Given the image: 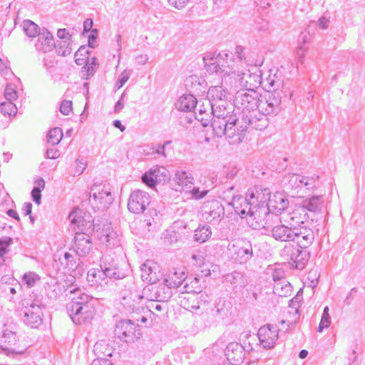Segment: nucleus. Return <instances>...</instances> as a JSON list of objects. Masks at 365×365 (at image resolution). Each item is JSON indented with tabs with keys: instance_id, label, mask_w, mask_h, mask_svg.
<instances>
[{
	"instance_id": "f3484780",
	"label": "nucleus",
	"mask_w": 365,
	"mask_h": 365,
	"mask_svg": "<svg viewBox=\"0 0 365 365\" xmlns=\"http://www.w3.org/2000/svg\"><path fill=\"white\" fill-rule=\"evenodd\" d=\"M24 323L31 328H38L43 323V312L38 306H25L21 310Z\"/></svg>"
},
{
	"instance_id": "774afa93",
	"label": "nucleus",
	"mask_w": 365,
	"mask_h": 365,
	"mask_svg": "<svg viewBox=\"0 0 365 365\" xmlns=\"http://www.w3.org/2000/svg\"><path fill=\"white\" fill-rule=\"evenodd\" d=\"M131 73V70L125 69L120 74L117 81L118 88H121L128 81Z\"/></svg>"
},
{
	"instance_id": "2eb2a0df",
	"label": "nucleus",
	"mask_w": 365,
	"mask_h": 365,
	"mask_svg": "<svg viewBox=\"0 0 365 365\" xmlns=\"http://www.w3.org/2000/svg\"><path fill=\"white\" fill-rule=\"evenodd\" d=\"M289 204V202L283 192H276L272 196L270 195L268 202L269 213L272 215L270 217V222L277 221L279 219V215L288 208Z\"/></svg>"
},
{
	"instance_id": "a18cd8bd",
	"label": "nucleus",
	"mask_w": 365,
	"mask_h": 365,
	"mask_svg": "<svg viewBox=\"0 0 365 365\" xmlns=\"http://www.w3.org/2000/svg\"><path fill=\"white\" fill-rule=\"evenodd\" d=\"M66 291H68L70 294H78L77 297H73L71 300H75V303L78 304H92L91 302V297L86 294V293H83L81 292V289L79 287H74L71 289V287H68L66 289Z\"/></svg>"
},
{
	"instance_id": "1a4fd4ad",
	"label": "nucleus",
	"mask_w": 365,
	"mask_h": 365,
	"mask_svg": "<svg viewBox=\"0 0 365 365\" xmlns=\"http://www.w3.org/2000/svg\"><path fill=\"white\" fill-rule=\"evenodd\" d=\"M141 336L140 326L130 319H121L115 324V336L122 341L131 342Z\"/></svg>"
},
{
	"instance_id": "4468645a",
	"label": "nucleus",
	"mask_w": 365,
	"mask_h": 365,
	"mask_svg": "<svg viewBox=\"0 0 365 365\" xmlns=\"http://www.w3.org/2000/svg\"><path fill=\"white\" fill-rule=\"evenodd\" d=\"M168 179V170L165 167L158 165L150 168L141 177L142 182L150 188Z\"/></svg>"
},
{
	"instance_id": "ddd939ff",
	"label": "nucleus",
	"mask_w": 365,
	"mask_h": 365,
	"mask_svg": "<svg viewBox=\"0 0 365 365\" xmlns=\"http://www.w3.org/2000/svg\"><path fill=\"white\" fill-rule=\"evenodd\" d=\"M150 204V196L140 190H135L130 195L128 202V209L135 214L143 213Z\"/></svg>"
},
{
	"instance_id": "79ce46f5",
	"label": "nucleus",
	"mask_w": 365,
	"mask_h": 365,
	"mask_svg": "<svg viewBox=\"0 0 365 365\" xmlns=\"http://www.w3.org/2000/svg\"><path fill=\"white\" fill-rule=\"evenodd\" d=\"M308 217L305 210L299 207L291 213L290 220L292 221V224L298 226V225H306Z\"/></svg>"
},
{
	"instance_id": "412c9836",
	"label": "nucleus",
	"mask_w": 365,
	"mask_h": 365,
	"mask_svg": "<svg viewBox=\"0 0 365 365\" xmlns=\"http://www.w3.org/2000/svg\"><path fill=\"white\" fill-rule=\"evenodd\" d=\"M93 192V200L99 202L103 209H108L113 203V197L110 189L106 188V185L93 184L91 187Z\"/></svg>"
},
{
	"instance_id": "9d476101",
	"label": "nucleus",
	"mask_w": 365,
	"mask_h": 365,
	"mask_svg": "<svg viewBox=\"0 0 365 365\" xmlns=\"http://www.w3.org/2000/svg\"><path fill=\"white\" fill-rule=\"evenodd\" d=\"M19 341V336L16 334V327L14 324H4L0 331V349L5 351L7 355L18 353L14 346Z\"/></svg>"
},
{
	"instance_id": "a211bd4d",
	"label": "nucleus",
	"mask_w": 365,
	"mask_h": 365,
	"mask_svg": "<svg viewBox=\"0 0 365 365\" xmlns=\"http://www.w3.org/2000/svg\"><path fill=\"white\" fill-rule=\"evenodd\" d=\"M239 119H232L230 126L227 129L224 135L230 144L237 145L242 143L245 138L247 125H239Z\"/></svg>"
},
{
	"instance_id": "0eeeda50",
	"label": "nucleus",
	"mask_w": 365,
	"mask_h": 365,
	"mask_svg": "<svg viewBox=\"0 0 365 365\" xmlns=\"http://www.w3.org/2000/svg\"><path fill=\"white\" fill-rule=\"evenodd\" d=\"M281 257L291 261L292 267L296 269L302 270L307 265L309 258L310 252L306 249H302L293 245H286L280 250Z\"/></svg>"
},
{
	"instance_id": "49530a36",
	"label": "nucleus",
	"mask_w": 365,
	"mask_h": 365,
	"mask_svg": "<svg viewBox=\"0 0 365 365\" xmlns=\"http://www.w3.org/2000/svg\"><path fill=\"white\" fill-rule=\"evenodd\" d=\"M292 292L291 284L287 280H283L274 285V293L280 297L290 295Z\"/></svg>"
},
{
	"instance_id": "09e8293b",
	"label": "nucleus",
	"mask_w": 365,
	"mask_h": 365,
	"mask_svg": "<svg viewBox=\"0 0 365 365\" xmlns=\"http://www.w3.org/2000/svg\"><path fill=\"white\" fill-rule=\"evenodd\" d=\"M22 26L25 34L29 37L38 36L41 32L38 26L31 20H24Z\"/></svg>"
},
{
	"instance_id": "473e14b6",
	"label": "nucleus",
	"mask_w": 365,
	"mask_h": 365,
	"mask_svg": "<svg viewBox=\"0 0 365 365\" xmlns=\"http://www.w3.org/2000/svg\"><path fill=\"white\" fill-rule=\"evenodd\" d=\"M305 176H302L294 173H289L284 178V180H287V189L290 188L292 190L297 191L298 193L299 190L304 187Z\"/></svg>"
},
{
	"instance_id": "f03ea898",
	"label": "nucleus",
	"mask_w": 365,
	"mask_h": 365,
	"mask_svg": "<svg viewBox=\"0 0 365 365\" xmlns=\"http://www.w3.org/2000/svg\"><path fill=\"white\" fill-rule=\"evenodd\" d=\"M233 207L235 212L239 215L241 218H245L247 216L254 221L251 223V227L255 230L267 227V223L264 222L261 219L260 213L257 212L256 206L248 199L247 193L246 196L234 195L232 201L229 203Z\"/></svg>"
},
{
	"instance_id": "393cba45",
	"label": "nucleus",
	"mask_w": 365,
	"mask_h": 365,
	"mask_svg": "<svg viewBox=\"0 0 365 365\" xmlns=\"http://www.w3.org/2000/svg\"><path fill=\"white\" fill-rule=\"evenodd\" d=\"M266 227L265 229H269ZM292 232H293V224L289 225H285L284 224H279L274 226H271V236L277 241L281 242H292Z\"/></svg>"
},
{
	"instance_id": "69168bd1",
	"label": "nucleus",
	"mask_w": 365,
	"mask_h": 365,
	"mask_svg": "<svg viewBox=\"0 0 365 365\" xmlns=\"http://www.w3.org/2000/svg\"><path fill=\"white\" fill-rule=\"evenodd\" d=\"M4 96L7 101H12L17 98L18 95L14 85L9 83L6 85L4 91Z\"/></svg>"
},
{
	"instance_id": "6e6d98bb",
	"label": "nucleus",
	"mask_w": 365,
	"mask_h": 365,
	"mask_svg": "<svg viewBox=\"0 0 365 365\" xmlns=\"http://www.w3.org/2000/svg\"><path fill=\"white\" fill-rule=\"evenodd\" d=\"M187 83H191L192 91L200 94V93H205V87L202 86L205 82L202 80V83L199 81V78L197 76H190L186 80ZM187 84H186L187 86Z\"/></svg>"
},
{
	"instance_id": "c9c22d12",
	"label": "nucleus",
	"mask_w": 365,
	"mask_h": 365,
	"mask_svg": "<svg viewBox=\"0 0 365 365\" xmlns=\"http://www.w3.org/2000/svg\"><path fill=\"white\" fill-rule=\"evenodd\" d=\"M145 217L146 218L143 221V223L145 224L143 226L149 232H153L156 227V220L158 219V212L157 210L153 207L148 208V211L145 214Z\"/></svg>"
},
{
	"instance_id": "864d4df0",
	"label": "nucleus",
	"mask_w": 365,
	"mask_h": 365,
	"mask_svg": "<svg viewBox=\"0 0 365 365\" xmlns=\"http://www.w3.org/2000/svg\"><path fill=\"white\" fill-rule=\"evenodd\" d=\"M55 48L59 56H66L71 53V40H63L56 43Z\"/></svg>"
},
{
	"instance_id": "f8f14e48",
	"label": "nucleus",
	"mask_w": 365,
	"mask_h": 365,
	"mask_svg": "<svg viewBox=\"0 0 365 365\" xmlns=\"http://www.w3.org/2000/svg\"><path fill=\"white\" fill-rule=\"evenodd\" d=\"M292 240L297 244V247L307 249L313 243L314 240V230L306 225L293 224Z\"/></svg>"
},
{
	"instance_id": "2f4dec72",
	"label": "nucleus",
	"mask_w": 365,
	"mask_h": 365,
	"mask_svg": "<svg viewBox=\"0 0 365 365\" xmlns=\"http://www.w3.org/2000/svg\"><path fill=\"white\" fill-rule=\"evenodd\" d=\"M61 265L65 264L63 268L71 272H75L78 269L80 268L81 261L80 258H77L76 255H73L68 252H66L63 255V258H59Z\"/></svg>"
},
{
	"instance_id": "37998d69",
	"label": "nucleus",
	"mask_w": 365,
	"mask_h": 365,
	"mask_svg": "<svg viewBox=\"0 0 365 365\" xmlns=\"http://www.w3.org/2000/svg\"><path fill=\"white\" fill-rule=\"evenodd\" d=\"M228 94L227 88L226 90L221 86H212L207 91V95L212 101H221L227 98Z\"/></svg>"
},
{
	"instance_id": "9b49d317",
	"label": "nucleus",
	"mask_w": 365,
	"mask_h": 365,
	"mask_svg": "<svg viewBox=\"0 0 365 365\" xmlns=\"http://www.w3.org/2000/svg\"><path fill=\"white\" fill-rule=\"evenodd\" d=\"M225 215L223 205L216 200L204 202L202 208V217L207 222L217 225Z\"/></svg>"
},
{
	"instance_id": "de8ad7c7",
	"label": "nucleus",
	"mask_w": 365,
	"mask_h": 365,
	"mask_svg": "<svg viewBox=\"0 0 365 365\" xmlns=\"http://www.w3.org/2000/svg\"><path fill=\"white\" fill-rule=\"evenodd\" d=\"M62 292L61 284L58 282L46 283L45 286V294L51 299H56Z\"/></svg>"
},
{
	"instance_id": "a19ab883",
	"label": "nucleus",
	"mask_w": 365,
	"mask_h": 365,
	"mask_svg": "<svg viewBox=\"0 0 365 365\" xmlns=\"http://www.w3.org/2000/svg\"><path fill=\"white\" fill-rule=\"evenodd\" d=\"M171 289L163 282L162 284L158 286L155 293V300L158 302H168L173 295Z\"/></svg>"
},
{
	"instance_id": "e433bc0d",
	"label": "nucleus",
	"mask_w": 365,
	"mask_h": 365,
	"mask_svg": "<svg viewBox=\"0 0 365 365\" xmlns=\"http://www.w3.org/2000/svg\"><path fill=\"white\" fill-rule=\"evenodd\" d=\"M185 275V273L182 272H178L175 271L171 275L164 278L163 282L171 288H178L186 282L187 278Z\"/></svg>"
},
{
	"instance_id": "bf43d9fd",
	"label": "nucleus",
	"mask_w": 365,
	"mask_h": 365,
	"mask_svg": "<svg viewBox=\"0 0 365 365\" xmlns=\"http://www.w3.org/2000/svg\"><path fill=\"white\" fill-rule=\"evenodd\" d=\"M278 90L268 92L269 98L267 100V106L270 108H277L281 103V98Z\"/></svg>"
},
{
	"instance_id": "b1692460",
	"label": "nucleus",
	"mask_w": 365,
	"mask_h": 365,
	"mask_svg": "<svg viewBox=\"0 0 365 365\" xmlns=\"http://www.w3.org/2000/svg\"><path fill=\"white\" fill-rule=\"evenodd\" d=\"M69 219L72 225L77 226L76 232H84L89 234L94 230L93 220L89 214L81 216L71 212L69 214Z\"/></svg>"
},
{
	"instance_id": "052dcab7",
	"label": "nucleus",
	"mask_w": 365,
	"mask_h": 365,
	"mask_svg": "<svg viewBox=\"0 0 365 365\" xmlns=\"http://www.w3.org/2000/svg\"><path fill=\"white\" fill-rule=\"evenodd\" d=\"M39 279V276L36 273L32 272L25 273L22 277L23 282L29 287H34Z\"/></svg>"
},
{
	"instance_id": "4c0bfd02",
	"label": "nucleus",
	"mask_w": 365,
	"mask_h": 365,
	"mask_svg": "<svg viewBox=\"0 0 365 365\" xmlns=\"http://www.w3.org/2000/svg\"><path fill=\"white\" fill-rule=\"evenodd\" d=\"M98 67L97 58L92 57L91 60H88L82 68L80 76L83 79H88L92 77L96 71Z\"/></svg>"
},
{
	"instance_id": "5fc2aeb1",
	"label": "nucleus",
	"mask_w": 365,
	"mask_h": 365,
	"mask_svg": "<svg viewBox=\"0 0 365 365\" xmlns=\"http://www.w3.org/2000/svg\"><path fill=\"white\" fill-rule=\"evenodd\" d=\"M113 229L111 226V223L103 224L102 227V235L99 237L100 240L102 242L110 244L113 237Z\"/></svg>"
},
{
	"instance_id": "cd10ccee",
	"label": "nucleus",
	"mask_w": 365,
	"mask_h": 365,
	"mask_svg": "<svg viewBox=\"0 0 365 365\" xmlns=\"http://www.w3.org/2000/svg\"><path fill=\"white\" fill-rule=\"evenodd\" d=\"M197 98L192 94H185L179 98L175 103L176 109L180 112H196L194 110L197 105Z\"/></svg>"
},
{
	"instance_id": "c03bdc74",
	"label": "nucleus",
	"mask_w": 365,
	"mask_h": 365,
	"mask_svg": "<svg viewBox=\"0 0 365 365\" xmlns=\"http://www.w3.org/2000/svg\"><path fill=\"white\" fill-rule=\"evenodd\" d=\"M45 187V181L42 178H39L35 181V186L33 187L31 195L33 201L37 205L41 202V191Z\"/></svg>"
},
{
	"instance_id": "8fccbe9b",
	"label": "nucleus",
	"mask_w": 365,
	"mask_h": 365,
	"mask_svg": "<svg viewBox=\"0 0 365 365\" xmlns=\"http://www.w3.org/2000/svg\"><path fill=\"white\" fill-rule=\"evenodd\" d=\"M140 269L143 281L147 282L149 284H154L158 280L155 276V273H153L151 267L148 266L145 263L141 265Z\"/></svg>"
},
{
	"instance_id": "72a5a7b5",
	"label": "nucleus",
	"mask_w": 365,
	"mask_h": 365,
	"mask_svg": "<svg viewBox=\"0 0 365 365\" xmlns=\"http://www.w3.org/2000/svg\"><path fill=\"white\" fill-rule=\"evenodd\" d=\"M322 203L323 197L322 195H313L304 199L300 207L304 209L306 212L307 211L316 212L320 210V205Z\"/></svg>"
},
{
	"instance_id": "6ab92c4d",
	"label": "nucleus",
	"mask_w": 365,
	"mask_h": 365,
	"mask_svg": "<svg viewBox=\"0 0 365 365\" xmlns=\"http://www.w3.org/2000/svg\"><path fill=\"white\" fill-rule=\"evenodd\" d=\"M239 119H232L230 126L227 129L224 135L230 144L237 145L242 143L245 138L247 125H239Z\"/></svg>"
},
{
	"instance_id": "dca6fc26",
	"label": "nucleus",
	"mask_w": 365,
	"mask_h": 365,
	"mask_svg": "<svg viewBox=\"0 0 365 365\" xmlns=\"http://www.w3.org/2000/svg\"><path fill=\"white\" fill-rule=\"evenodd\" d=\"M279 331L276 325L269 324L260 327L257 332L260 345L265 349L274 348L279 337Z\"/></svg>"
},
{
	"instance_id": "a878e982",
	"label": "nucleus",
	"mask_w": 365,
	"mask_h": 365,
	"mask_svg": "<svg viewBox=\"0 0 365 365\" xmlns=\"http://www.w3.org/2000/svg\"><path fill=\"white\" fill-rule=\"evenodd\" d=\"M56 46V43L52 34L46 28L41 29V32L38 36L35 47L37 51L43 53L49 52Z\"/></svg>"
},
{
	"instance_id": "58836bf2",
	"label": "nucleus",
	"mask_w": 365,
	"mask_h": 365,
	"mask_svg": "<svg viewBox=\"0 0 365 365\" xmlns=\"http://www.w3.org/2000/svg\"><path fill=\"white\" fill-rule=\"evenodd\" d=\"M216 318L215 321L222 322L230 314L229 309L226 307L225 301H220L210 312Z\"/></svg>"
},
{
	"instance_id": "603ef678",
	"label": "nucleus",
	"mask_w": 365,
	"mask_h": 365,
	"mask_svg": "<svg viewBox=\"0 0 365 365\" xmlns=\"http://www.w3.org/2000/svg\"><path fill=\"white\" fill-rule=\"evenodd\" d=\"M90 51L87 46H81L75 53V62L78 65H83L89 59Z\"/></svg>"
},
{
	"instance_id": "7ed1b4c3",
	"label": "nucleus",
	"mask_w": 365,
	"mask_h": 365,
	"mask_svg": "<svg viewBox=\"0 0 365 365\" xmlns=\"http://www.w3.org/2000/svg\"><path fill=\"white\" fill-rule=\"evenodd\" d=\"M113 258L104 255L102 257L100 269L92 268L87 274V280L91 286L103 288L113 285L114 282Z\"/></svg>"
},
{
	"instance_id": "338daca9",
	"label": "nucleus",
	"mask_w": 365,
	"mask_h": 365,
	"mask_svg": "<svg viewBox=\"0 0 365 365\" xmlns=\"http://www.w3.org/2000/svg\"><path fill=\"white\" fill-rule=\"evenodd\" d=\"M202 320L205 327H215L220 323L215 321L216 318L210 312L204 314L202 316Z\"/></svg>"
},
{
	"instance_id": "f704fd0d",
	"label": "nucleus",
	"mask_w": 365,
	"mask_h": 365,
	"mask_svg": "<svg viewBox=\"0 0 365 365\" xmlns=\"http://www.w3.org/2000/svg\"><path fill=\"white\" fill-rule=\"evenodd\" d=\"M212 235L210 226L206 224L200 225L195 230L193 239L196 242L204 243L207 241Z\"/></svg>"
},
{
	"instance_id": "bb28decb",
	"label": "nucleus",
	"mask_w": 365,
	"mask_h": 365,
	"mask_svg": "<svg viewBox=\"0 0 365 365\" xmlns=\"http://www.w3.org/2000/svg\"><path fill=\"white\" fill-rule=\"evenodd\" d=\"M173 180L182 190L191 189L195 182L192 173L182 169L175 171Z\"/></svg>"
},
{
	"instance_id": "e2e57ef3",
	"label": "nucleus",
	"mask_w": 365,
	"mask_h": 365,
	"mask_svg": "<svg viewBox=\"0 0 365 365\" xmlns=\"http://www.w3.org/2000/svg\"><path fill=\"white\" fill-rule=\"evenodd\" d=\"M188 190L190 195V197L196 200L204 198L209 192L207 190H200L198 187H192V188Z\"/></svg>"
},
{
	"instance_id": "39448f33",
	"label": "nucleus",
	"mask_w": 365,
	"mask_h": 365,
	"mask_svg": "<svg viewBox=\"0 0 365 365\" xmlns=\"http://www.w3.org/2000/svg\"><path fill=\"white\" fill-rule=\"evenodd\" d=\"M231 54L223 51L219 53L216 56L207 55L203 57L207 71L210 73L223 74L222 79L226 76H230L233 71L234 66Z\"/></svg>"
},
{
	"instance_id": "4d7b16f0",
	"label": "nucleus",
	"mask_w": 365,
	"mask_h": 365,
	"mask_svg": "<svg viewBox=\"0 0 365 365\" xmlns=\"http://www.w3.org/2000/svg\"><path fill=\"white\" fill-rule=\"evenodd\" d=\"M302 301V290L299 289L295 297L289 300V307L294 309V314L293 317H297V319H299L300 314L299 311V304Z\"/></svg>"
},
{
	"instance_id": "13d9d810",
	"label": "nucleus",
	"mask_w": 365,
	"mask_h": 365,
	"mask_svg": "<svg viewBox=\"0 0 365 365\" xmlns=\"http://www.w3.org/2000/svg\"><path fill=\"white\" fill-rule=\"evenodd\" d=\"M17 107L12 101H6L0 103V113L2 114H17Z\"/></svg>"
},
{
	"instance_id": "4be33fe9",
	"label": "nucleus",
	"mask_w": 365,
	"mask_h": 365,
	"mask_svg": "<svg viewBox=\"0 0 365 365\" xmlns=\"http://www.w3.org/2000/svg\"><path fill=\"white\" fill-rule=\"evenodd\" d=\"M92 241L88 233L76 232L73 250L79 257L87 255L92 248Z\"/></svg>"
},
{
	"instance_id": "5701e85b",
	"label": "nucleus",
	"mask_w": 365,
	"mask_h": 365,
	"mask_svg": "<svg viewBox=\"0 0 365 365\" xmlns=\"http://www.w3.org/2000/svg\"><path fill=\"white\" fill-rule=\"evenodd\" d=\"M225 352L227 361L232 365H240L245 359V348L242 346L240 343H230L227 346Z\"/></svg>"
},
{
	"instance_id": "c85d7f7f",
	"label": "nucleus",
	"mask_w": 365,
	"mask_h": 365,
	"mask_svg": "<svg viewBox=\"0 0 365 365\" xmlns=\"http://www.w3.org/2000/svg\"><path fill=\"white\" fill-rule=\"evenodd\" d=\"M267 115H242V123L244 125L250 126L251 128L262 130L266 128L269 123Z\"/></svg>"
},
{
	"instance_id": "6e6552de",
	"label": "nucleus",
	"mask_w": 365,
	"mask_h": 365,
	"mask_svg": "<svg viewBox=\"0 0 365 365\" xmlns=\"http://www.w3.org/2000/svg\"><path fill=\"white\" fill-rule=\"evenodd\" d=\"M234 100L235 107L238 113L249 114L257 108V93L256 91L248 92L245 90H236Z\"/></svg>"
},
{
	"instance_id": "423d86ee",
	"label": "nucleus",
	"mask_w": 365,
	"mask_h": 365,
	"mask_svg": "<svg viewBox=\"0 0 365 365\" xmlns=\"http://www.w3.org/2000/svg\"><path fill=\"white\" fill-rule=\"evenodd\" d=\"M67 312L76 324L90 322L93 318L95 308L93 304H78L71 300L66 304Z\"/></svg>"
},
{
	"instance_id": "c756f323",
	"label": "nucleus",
	"mask_w": 365,
	"mask_h": 365,
	"mask_svg": "<svg viewBox=\"0 0 365 365\" xmlns=\"http://www.w3.org/2000/svg\"><path fill=\"white\" fill-rule=\"evenodd\" d=\"M225 281L230 283L235 292L241 291L247 284L246 277L240 272L234 271L225 276Z\"/></svg>"
},
{
	"instance_id": "7c9ffc66",
	"label": "nucleus",
	"mask_w": 365,
	"mask_h": 365,
	"mask_svg": "<svg viewBox=\"0 0 365 365\" xmlns=\"http://www.w3.org/2000/svg\"><path fill=\"white\" fill-rule=\"evenodd\" d=\"M222 115H212L210 127L212 132L217 136L222 137L226 130L230 126V122L225 118H221Z\"/></svg>"
},
{
	"instance_id": "0e129e2a",
	"label": "nucleus",
	"mask_w": 365,
	"mask_h": 365,
	"mask_svg": "<svg viewBox=\"0 0 365 365\" xmlns=\"http://www.w3.org/2000/svg\"><path fill=\"white\" fill-rule=\"evenodd\" d=\"M205 103H207V106H210L211 108V112L210 114H215V112H217V109L215 108V106L217 107V108H219V112L225 111L227 109V103L223 101H219L218 104L217 102L213 103L211 102L210 100H205Z\"/></svg>"
},
{
	"instance_id": "20e7f679",
	"label": "nucleus",
	"mask_w": 365,
	"mask_h": 365,
	"mask_svg": "<svg viewBox=\"0 0 365 365\" xmlns=\"http://www.w3.org/2000/svg\"><path fill=\"white\" fill-rule=\"evenodd\" d=\"M248 199L256 206L257 212L260 213L261 219L264 220V222L267 223V227H271L270 217L272 216L269 213L268 202L270 198V190L262 186H255L250 188L247 192Z\"/></svg>"
},
{
	"instance_id": "3c124183",
	"label": "nucleus",
	"mask_w": 365,
	"mask_h": 365,
	"mask_svg": "<svg viewBox=\"0 0 365 365\" xmlns=\"http://www.w3.org/2000/svg\"><path fill=\"white\" fill-rule=\"evenodd\" d=\"M48 143L52 145H58L63 138L61 128L58 127L51 129L47 135Z\"/></svg>"
},
{
	"instance_id": "f257e3e1",
	"label": "nucleus",
	"mask_w": 365,
	"mask_h": 365,
	"mask_svg": "<svg viewBox=\"0 0 365 365\" xmlns=\"http://www.w3.org/2000/svg\"><path fill=\"white\" fill-rule=\"evenodd\" d=\"M255 71H235L233 69L230 76L222 78V83L230 87L231 91L245 90L248 92L256 91L261 86L267 92L279 90L283 86V80L277 73H270L266 80L262 81V72L257 68Z\"/></svg>"
},
{
	"instance_id": "680f3d73",
	"label": "nucleus",
	"mask_w": 365,
	"mask_h": 365,
	"mask_svg": "<svg viewBox=\"0 0 365 365\" xmlns=\"http://www.w3.org/2000/svg\"><path fill=\"white\" fill-rule=\"evenodd\" d=\"M12 242L13 240L10 237L0 238V257H4L9 252V247Z\"/></svg>"
},
{
	"instance_id": "ea45409f",
	"label": "nucleus",
	"mask_w": 365,
	"mask_h": 365,
	"mask_svg": "<svg viewBox=\"0 0 365 365\" xmlns=\"http://www.w3.org/2000/svg\"><path fill=\"white\" fill-rule=\"evenodd\" d=\"M192 286L191 288L189 287L187 282H186L184 284V288L187 292H195L197 294H200V297H198V304H205L209 301V296L206 293H202L200 287H194V284L198 283V279L195 277L194 281L191 282Z\"/></svg>"
},
{
	"instance_id": "aec40b11",
	"label": "nucleus",
	"mask_w": 365,
	"mask_h": 365,
	"mask_svg": "<svg viewBox=\"0 0 365 365\" xmlns=\"http://www.w3.org/2000/svg\"><path fill=\"white\" fill-rule=\"evenodd\" d=\"M253 247L250 241L239 242L233 245L232 258L240 264H246L253 257Z\"/></svg>"
}]
</instances>
